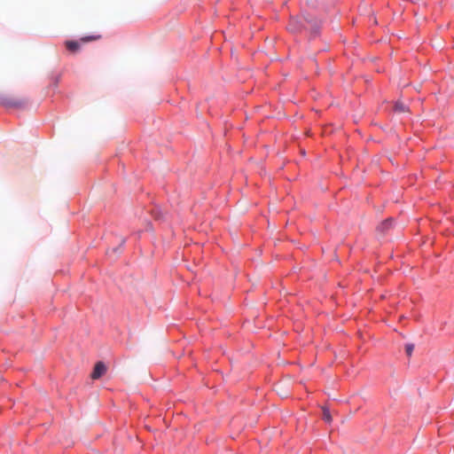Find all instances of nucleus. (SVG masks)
Here are the masks:
<instances>
[{
	"label": "nucleus",
	"instance_id": "6e6552de",
	"mask_svg": "<svg viewBox=\"0 0 454 454\" xmlns=\"http://www.w3.org/2000/svg\"><path fill=\"white\" fill-rule=\"evenodd\" d=\"M413 349H414V345L413 344H407L405 346V351H406V354L409 356H411Z\"/></svg>",
	"mask_w": 454,
	"mask_h": 454
},
{
	"label": "nucleus",
	"instance_id": "f257e3e1",
	"mask_svg": "<svg viewBox=\"0 0 454 454\" xmlns=\"http://www.w3.org/2000/svg\"><path fill=\"white\" fill-rule=\"evenodd\" d=\"M0 103L6 107L19 108L25 106L27 102L24 99L14 98L12 97H3L0 99Z\"/></svg>",
	"mask_w": 454,
	"mask_h": 454
},
{
	"label": "nucleus",
	"instance_id": "7ed1b4c3",
	"mask_svg": "<svg viewBox=\"0 0 454 454\" xmlns=\"http://www.w3.org/2000/svg\"><path fill=\"white\" fill-rule=\"evenodd\" d=\"M65 45L71 52H76L80 50V43L77 41H66Z\"/></svg>",
	"mask_w": 454,
	"mask_h": 454
},
{
	"label": "nucleus",
	"instance_id": "39448f33",
	"mask_svg": "<svg viewBox=\"0 0 454 454\" xmlns=\"http://www.w3.org/2000/svg\"><path fill=\"white\" fill-rule=\"evenodd\" d=\"M391 223H392V219L391 218L386 220L384 223H382L379 226V230L381 231H385L386 230H387L390 227Z\"/></svg>",
	"mask_w": 454,
	"mask_h": 454
},
{
	"label": "nucleus",
	"instance_id": "1a4fd4ad",
	"mask_svg": "<svg viewBox=\"0 0 454 454\" xmlns=\"http://www.w3.org/2000/svg\"><path fill=\"white\" fill-rule=\"evenodd\" d=\"M289 29L293 32H296L299 30V27L296 26V20H292L289 24Z\"/></svg>",
	"mask_w": 454,
	"mask_h": 454
},
{
	"label": "nucleus",
	"instance_id": "20e7f679",
	"mask_svg": "<svg viewBox=\"0 0 454 454\" xmlns=\"http://www.w3.org/2000/svg\"><path fill=\"white\" fill-rule=\"evenodd\" d=\"M395 111L398 113H404L408 111V107L406 105L401 101H397L395 104Z\"/></svg>",
	"mask_w": 454,
	"mask_h": 454
},
{
	"label": "nucleus",
	"instance_id": "423d86ee",
	"mask_svg": "<svg viewBox=\"0 0 454 454\" xmlns=\"http://www.w3.org/2000/svg\"><path fill=\"white\" fill-rule=\"evenodd\" d=\"M323 419L328 423L332 421V416L330 414L329 410L326 408L323 409Z\"/></svg>",
	"mask_w": 454,
	"mask_h": 454
},
{
	"label": "nucleus",
	"instance_id": "f03ea898",
	"mask_svg": "<svg viewBox=\"0 0 454 454\" xmlns=\"http://www.w3.org/2000/svg\"><path fill=\"white\" fill-rule=\"evenodd\" d=\"M106 372V366L103 362H98L95 364L94 370L91 373V378L93 380L99 379L102 375H104Z\"/></svg>",
	"mask_w": 454,
	"mask_h": 454
},
{
	"label": "nucleus",
	"instance_id": "0eeeda50",
	"mask_svg": "<svg viewBox=\"0 0 454 454\" xmlns=\"http://www.w3.org/2000/svg\"><path fill=\"white\" fill-rule=\"evenodd\" d=\"M100 35L85 36L81 38V42L87 43L99 39Z\"/></svg>",
	"mask_w": 454,
	"mask_h": 454
}]
</instances>
